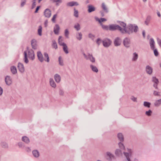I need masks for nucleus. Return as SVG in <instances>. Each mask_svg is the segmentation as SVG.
Segmentation results:
<instances>
[{"label": "nucleus", "instance_id": "obj_1", "mask_svg": "<svg viewBox=\"0 0 161 161\" xmlns=\"http://www.w3.org/2000/svg\"><path fill=\"white\" fill-rule=\"evenodd\" d=\"M120 25L122 26L123 28V30L125 31L124 32H123V33H130L133 31L136 32L137 31L138 28L137 26L133 25H130L128 27H126V24L123 22H121L120 24Z\"/></svg>", "mask_w": 161, "mask_h": 161}, {"label": "nucleus", "instance_id": "obj_2", "mask_svg": "<svg viewBox=\"0 0 161 161\" xmlns=\"http://www.w3.org/2000/svg\"><path fill=\"white\" fill-rule=\"evenodd\" d=\"M27 57L32 60L35 58V54L32 50L27 48V50L24 52V61L26 63L28 62Z\"/></svg>", "mask_w": 161, "mask_h": 161}, {"label": "nucleus", "instance_id": "obj_3", "mask_svg": "<svg viewBox=\"0 0 161 161\" xmlns=\"http://www.w3.org/2000/svg\"><path fill=\"white\" fill-rule=\"evenodd\" d=\"M103 29L106 30H110L111 31L118 30H119L121 32L123 33V32L125 31L124 30H123V27L120 25V26L117 25H110L109 26L102 25Z\"/></svg>", "mask_w": 161, "mask_h": 161}, {"label": "nucleus", "instance_id": "obj_4", "mask_svg": "<svg viewBox=\"0 0 161 161\" xmlns=\"http://www.w3.org/2000/svg\"><path fill=\"white\" fill-rule=\"evenodd\" d=\"M44 55V58H43V55L40 52H38L37 53V56L40 61L42 62L44 60H45L48 62L49 61V59L48 54L46 53H45Z\"/></svg>", "mask_w": 161, "mask_h": 161}, {"label": "nucleus", "instance_id": "obj_5", "mask_svg": "<svg viewBox=\"0 0 161 161\" xmlns=\"http://www.w3.org/2000/svg\"><path fill=\"white\" fill-rule=\"evenodd\" d=\"M58 43L60 45L63 46V49L65 53H68V51L67 47L65 44L62 42V39L61 36H59V37Z\"/></svg>", "mask_w": 161, "mask_h": 161}, {"label": "nucleus", "instance_id": "obj_6", "mask_svg": "<svg viewBox=\"0 0 161 161\" xmlns=\"http://www.w3.org/2000/svg\"><path fill=\"white\" fill-rule=\"evenodd\" d=\"M127 151L128 153H124V154L126 157L128 161H130V157L131 156L132 154V151L130 149H128Z\"/></svg>", "mask_w": 161, "mask_h": 161}, {"label": "nucleus", "instance_id": "obj_7", "mask_svg": "<svg viewBox=\"0 0 161 161\" xmlns=\"http://www.w3.org/2000/svg\"><path fill=\"white\" fill-rule=\"evenodd\" d=\"M124 45L126 47H128L130 46V41L129 39L125 38L123 42Z\"/></svg>", "mask_w": 161, "mask_h": 161}, {"label": "nucleus", "instance_id": "obj_8", "mask_svg": "<svg viewBox=\"0 0 161 161\" xmlns=\"http://www.w3.org/2000/svg\"><path fill=\"white\" fill-rule=\"evenodd\" d=\"M44 14L45 16L46 17L49 18L51 15V12L50 10L48 9H46L45 10Z\"/></svg>", "mask_w": 161, "mask_h": 161}, {"label": "nucleus", "instance_id": "obj_9", "mask_svg": "<svg viewBox=\"0 0 161 161\" xmlns=\"http://www.w3.org/2000/svg\"><path fill=\"white\" fill-rule=\"evenodd\" d=\"M111 44V42L108 39H106L103 41V44L105 47H108Z\"/></svg>", "mask_w": 161, "mask_h": 161}, {"label": "nucleus", "instance_id": "obj_10", "mask_svg": "<svg viewBox=\"0 0 161 161\" xmlns=\"http://www.w3.org/2000/svg\"><path fill=\"white\" fill-rule=\"evenodd\" d=\"M153 81L154 83L153 84V86L156 88H157V85L158 83V81L157 79L155 77H153Z\"/></svg>", "mask_w": 161, "mask_h": 161}, {"label": "nucleus", "instance_id": "obj_11", "mask_svg": "<svg viewBox=\"0 0 161 161\" xmlns=\"http://www.w3.org/2000/svg\"><path fill=\"white\" fill-rule=\"evenodd\" d=\"M18 68L19 71L21 72H23L25 71L24 67L23 65L21 63H19L18 64Z\"/></svg>", "mask_w": 161, "mask_h": 161}, {"label": "nucleus", "instance_id": "obj_12", "mask_svg": "<svg viewBox=\"0 0 161 161\" xmlns=\"http://www.w3.org/2000/svg\"><path fill=\"white\" fill-rule=\"evenodd\" d=\"M121 43V40L119 38H116L114 41V44L115 46L120 45Z\"/></svg>", "mask_w": 161, "mask_h": 161}, {"label": "nucleus", "instance_id": "obj_13", "mask_svg": "<svg viewBox=\"0 0 161 161\" xmlns=\"http://www.w3.org/2000/svg\"><path fill=\"white\" fill-rule=\"evenodd\" d=\"M60 27L58 25H56L54 28V32L55 34H58Z\"/></svg>", "mask_w": 161, "mask_h": 161}, {"label": "nucleus", "instance_id": "obj_14", "mask_svg": "<svg viewBox=\"0 0 161 161\" xmlns=\"http://www.w3.org/2000/svg\"><path fill=\"white\" fill-rule=\"evenodd\" d=\"M154 44L155 42L153 39L152 38H151L150 40V44L151 48L152 49H154Z\"/></svg>", "mask_w": 161, "mask_h": 161}, {"label": "nucleus", "instance_id": "obj_15", "mask_svg": "<svg viewBox=\"0 0 161 161\" xmlns=\"http://www.w3.org/2000/svg\"><path fill=\"white\" fill-rule=\"evenodd\" d=\"M6 83L8 85H10L11 84L12 80L9 76H7L5 78Z\"/></svg>", "mask_w": 161, "mask_h": 161}, {"label": "nucleus", "instance_id": "obj_16", "mask_svg": "<svg viewBox=\"0 0 161 161\" xmlns=\"http://www.w3.org/2000/svg\"><path fill=\"white\" fill-rule=\"evenodd\" d=\"M79 5L78 3L76 2H69L67 3V5L69 6H77Z\"/></svg>", "mask_w": 161, "mask_h": 161}, {"label": "nucleus", "instance_id": "obj_17", "mask_svg": "<svg viewBox=\"0 0 161 161\" xmlns=\"http://www.w3.org/2000/svg\"><path fill=\"white\" fill-rule=\"evenodd\" d=\"M146 70L147 72L149 74H151V73L152 72V68L148 66H147L146 68Z\"/></svg>", "mask_w": 161, "mask_h": 161}, {"label": "nucleus", "instance_id": "obj_18", "mask_svg": "<svg viewBox=\"0 0 161 161\" xmlns=\"http://www.w3.org/2000/svg\"><path fill=\"white\" fill-rule=\"evenodd\" d=\"M84 55L85 57L89 59L92 62H94L95 59L92 57V55L89 54L88 55V57H87L85 54H84Z\"/></svg>", "mask_w": 161, "mask_h": 161}, {"label": "nucleus", "instance_id": "obj_19", "mask_svg": "<svg viewBox=\"0 0 161 161\" xmlns=\"http://www.w3.org/2000/svg\"><path fill=\"white\" fill-rule=\"evenodd\" d=\"M31 43L32 48L34 49H36V41L33 40L32 41Z\"/></svg>", "mask_w": 161, "mask_h": 161}, {"label": "nucleus", "instance_id": "obj_20", "mask_svg": "<svg viewBox=\"0 0 161 161\" xmlns=\"http://www.w3.org/2000/svg\"><path fill=\"white\" fill-rule=\"evenodd\" d=\"M95 19L97 21H98L101 24V23L103 22L106 21L107 20L105 18H101L99 19L97 18H95Z\"/></svg>", "mask_w": 161, "mask_h": 161}, {"label": "nucleus", "instance_id": "obj_21", "mask_svg": "<svg viewBox=\"0 0 161 161\" xmlns=\"http://www.w3.org/2000/svg\"><path fill=\"white\" fill-rule=\"evenodd\" d=\"M55 80L57 82H59L60 80V76L57 74H56L54 76Z\"/></svg>", "mask_w": 161, "mask_h": 161}, {"label": "nucleus", "instance_id": "obj_22", "mask_svg": "<svg viewBox=\"0 0 161 161\" xmlns=\"http://www.w3.org/2000/svg\"><path fill=\"white\" fill-rule=\"evenodd\" d=\"M88 8V11L89 12H92L95 10V8L92 5H89Z\"/></svg>", "mask_w": 161, "mask_h": 161}, {"label": "nucleus", "instance_id": "obj_23", "mask_svg": "<svg viewBox=\"0 0 161 161\" xmlns=\"http://www.w3.org/2000/svg\"><path fill=\"white\" fill-rule=\"evenodd\" d=\"M50 83L51 86L53 87H55L56 86V84L54 82L52 79H50Z\"/></svg>", "mask_w": 161, "mask_h": 161}, {"label": "nucleus", "instance_id": "obj_24", "mask_svg": "<svg viewBox=\"0 0 161 161\" xmlns=\"http://www.w3.org/2000/svg\"><path fill=\"white\" fill-rule=\"evenodd\" d=\"M11 70L13 74H15L17 73L16 68L15 67L12 66L11 68Z\"/></svg>", "mask_w": 161, "mask_h": 161}, {"label": "nucleus", "instance_id": "obj_25", "mask_svg": "<svg viewBox=\"0 0 161 161\" xmlns=\"http://www.w3.org/2000/svg\"><path fill=\"white\" fill-rule=\"evenodd\" d=\"M118 137L120 141H123L124 140L123 136L121 133H119L118 135Z\"/></svg>", "mask_w": 161, "mask_h": 161}, {"label": "nucleus", "instance_id": "obj_26", "mask_svg": "<svg viewBox=\"0 0 161 161\" xmlns=\"http://www.w3.org/2000/svg\"><path fill=\"white\" fill-rule=\"evenodd\" d=\"M22 139V141L26 143H28L30 142L29 138L26 136L23 137Z\"/></svg>", "mask_w": 161, "mask_h": 161}, {"label": "nucleus", "instance_id": "obj_27", "mask_svg": "<svg viewBox=\"0 0 161 161\" xmlns=\"http://www.w3.org/2000/svg\"><path fill=\"white\" fill-rule=\"evenodd\" d=\"M33 154L35 157H38L39 156V152L37 150H34L33 151Z\"/></svg>", "mask_w": 161, "mask_h": 161}, {"label": "nucleus", "instance_id": "obj_28", "mask_svg": "<svg viewBox=\"0 0 161 161\" xmlns=\"http://www.w3.org/2000/svg\"><path fill=\"white\" fill-rule=\"evenodd\" d=\"M42 28L41 26H40L39 27V28L38 30V34L40 36H41L42 33Z\"/></svg>", "mask_w": 161, "mask_h": 161}, {"label": "nucleus", "instance_id": "obj_29", "mask_svg": "<svg viewBox=\"0 0 161 161\" xmlns=\"http://www.w3.org/2000/svg\"><path fill=\"white\" fill-rule=\"evenodd\" d=\"M91 67L92 70L94 72H97L98 71V69L95 66L93 65H91Z\"/></svg>", "mask_w": 161, "mask_h": 161}, {"label": "nucleus", "instance_id": "obj_30", "mask_svg": "<svg viewBox=\"0 0 161 161\" xmlns=\"http://www.w3.org/2000/svg\"><path fill=\"white\" fill-rule=\"evenodd\" d=\"M151 18L150 17H148L146 21H145V24L147 25L149 23L150 21V20Z\"/></svg>", "mask_w": 161, "mask_h": 161}, {"label": "nucleus", "instance_id": "obj_31", "mask_svg": "<svg viewBox=\"0 0 161 161\" xmlns=\"http://www.w3.org/2000/svg\"><path fill=\"white\" fill-rule=\"evenodd\" d=\"M161 104V99H160L159 100H157V101H156L155 102V105L156 106H158Z\"/></svg>", "mask_w": 161, "mask_h": 161}, {"label": "nucleus", "instance_id": "obj_32", "mask_svg": "<svg viewBox=\"0 0 161 161\" xmlns=\"http://www.w3.org/2000/svg\"><path fill=\"white\" fill-rule=\"evenodd\" d=\"M138 58V55L136 53H134L133 54V60L135 61Z\"/></svg>", "mask_w": 161, "mask_h": 161}, {"label": "nucleus", "instance_id": "obj_33", "mask_svg": "<svg viewBox=\"0 0 161 161\" xmlns=\"http://www.w3.org/2000/svg\"><path fill=\"white\" fill-rule=\"evenodd\" d=\"M107 155L109 157V158L112 159L113 158H114V156L110 153L107 152Z\"/></svg>", "mask_w": 161, "mask_h": 161}, {"label": "nucleus", "instance_id": "obj_34", "mask_svg": "<svg viewBox=\"0 0 161 161\" xmlns=\"http://www.w3.org/2000/svg\"><path fill=\"white\" fill-rule=\"evenodd\" d=\"M150 103H149L145 102H144V105L145 106L148 108L150 107Z\"/></svg>", "mask_w": 161, "mask_h": 161}, {"label": "nucleus", "instance_id": "obj_35", "mask_svg": "<svg viewBox=\"0 0 161 161\" xmlns=\"http://www.w3.org/2000/svg\"><path fill=\"white\" fill-rule=\"evenodd\" d=\"M74 27L77 31L80 29V25L78 24L75 25L74 26Z\"/></svg>", "mask_w": 161, "mask_h": 161}, {"label": "nucleus", "instance_id": "obj_36", "mask_svg": "<svg viewBox=\"0 0 161 161\" xmlns=\"http://www.w3.org/2000/svg\"><path fill=\"white\" fill-rule=\"evenodd\" d=\"M52 46L54 48L56 49L57 48V44L55 42H54V41L53 42Z\"/></svg>", "mask_w": 161, "mask_h": 161}, {"label": "nucleus", "instance_id": "obj_37", "mask_svg": "<svg viewBox=\"0 0 161 161\" xmlns=\"http://www.w3.org/2000/svg\"><path fill=\"white\" fill-rule=\"evenodd\" d=\"M58 60L59 64L61 65H63V61L61 59V58L60 57H59V58Z\"/></svg>", "mask_w": 161, "mask_h": 161}, {"label": "nucleus", "instance_id": "obj_38", "mask_svg": "<svg viewBox=\"0 0 161 161\" xmlns=\"http://www.w3.org/2000/svg\"><path fill=\"white\" fill-rule=\"evenodd\" d=\"M119 147L121 149H124V145H123V144L122 143H121L120 142V143H119Z\"/></svg>", "mask_w": 161, "mask_h": 161}, {"label": "nucleus", "instance_id": "obj_39", "mask_svg": "<svg viewBox=\"0 0 161 161\" xmlns=\"http://www.w3.org/2000/svg\"><path fill=\"white\" fill-rule=\"evenodd\" d=\"M115 154L117 155H119L121 153L120 150L119 149H117L115 151Z\"/></svg>", "mask_w": 161, "mask_h": 161}, {"label": "nucleus", "instance_id": "obj_40", "mask_svg": "<svg viewBox=\"0 0 161 161\" xmlns=\"http://www.w3.org/2000/svg\"><path fill=\"white\" fill-rule=\"evenodd\" d=\"M57 17V15L56 14L54 15L53 16V17L52 18V20L53 22H55V19H56Z\"/></svg>", "mask_w": 161, "mask_h": 161}, {"label": "nucleus", "instance_id": "obj_41", "mask_svg": "<svg viewBox=\"0 0 161 161\" xmlns=\"http://www.w3.org/2000/svg\"><path fill=\"white\" fill-rule=\"evenodd\" d=\"M82 38V34L81 33H79L78 36H77V38L78 39L80 40Z\"/></svg>", "mask_w": 161, "mask_h": 161}, {"label": "nucleus", "instance_id": "obj_42", "mask_svg": "<svg viewBox=\"0 0 161 161\" xmlns=\"http://www.w3.org/2000/svg\"><path fill=\"white\" fill-rule=\"evenodd\" d=\"M151 113L152 111L151 110H149L147 111H146V114L148 116H150L151 115Z\"/></svg>", "mask_w": 161, "mask_h": 161}, {"label": "nucleus", "instance_id": "obj_43", "mask_svg": "<svg viewBox=\"0 0 161 161\" xmlns=\"http://www.w3.org/2000/svg\"><path fill=\"white\" fill-rule=\"evenodd\" d=\"M154 53L155 56H158V53L157 50L156 49H154Z\"/></svg>", "mask_w": 161, "mask_h": 161}, {"label": "nucleus", "instance_id": "obj_44", "mask_svg": "<svg viewBox=\"0 0 161 161\" xmlns=\"http://www.w3.org/2000/svg\"><path fill=\"white\" fill-rule=\"evenodd\" d=\"M74 16L76 17H78V12L75 9L74 13Z\"/></svg>", "mask_w": 161, "mask_h": 161}, {"label": "nucleus", "instance_id": "obj_45", "mask_svg": "<svg viewBox=\"0 0 161 161\" xmlns=\"http://www.w3.org/2000/svg\"><path fill=\"white\" fill-rule=\"evenodd\" d=\"M102 7L103 8V9L104 10H107V8L106 7V6L104 4V3H103L102 4Z\"/></svg>", "mask_w": 161, "mask_h": 161}, {"label": "nucleus", "instance_id": "obj_46", "mask_svg": "<svg viewBox=\"0 0 161 161\" xmlns=\"http://www.w3.org/2000/svg\"><path fill=\"white\" fill-rule=\"evenodd\" d=\"M52 1H53V2H56L57 4H58V3H61V0H51Z\"/></svg>", "mask_w": 161, "mask_h": 161}, {"label": "nucleus", "instance_id": "obj_47", "mask_svg": "<svg viewBox=\"0 0 161 161\" xmlns=\"http://www.w3.org/2000/svg\"><path fill=\"white\" fill-rule=\"evenodd\" d=\"M68 34H69V32H68V30H65V36L67 37H68Z\"/></svg>", "mask_w": 161, "mask_h": 161}, {"label": "nucleus", "instance_id": "obj_48", "mask_svg": "<svg viewBox=\"0 0 161 161\" xmlns=\"http://www.w3.org/2000/svg\"><path fill=\"white\" fill-rule=\"evenodd\" d=\"M101 42H102V41L100 39H97V43L98 45L100 44L101 43Z\"/></svg>", "mask_w": 161, "mask_h": 161}, {"label": "nucleus", "instance_id": "obj_49", "mask_svg": "<svg viewBox=\"0 0 161 161\" xmlns=\"http://www.w3.org/2000/svg\"><path fill=\"white\" fill-rule=\"evenodd\" d=\"M89 37L92 38H93L94 37V36H93V35L91 34H89Z\"/></svg>", "mask_w": 161, "mask_h": 161}, {"label": "nucleus", "instance_id": "obj_50", "mask_svg": "<svg viewBox=\"0 0 161 161\" xmlns=\"http://www.w3.org/2000/svg\"><path fill=\"white\" fill-rule=\"evenodd\" d=\"M3 92V89H2V88L0 87V95H1L2 94Z\"/></svg>", "mask_w": 161, "mask_h": 161}, {"label": "nucleus", "instance_id": "obj_51", "mask_svg": "<svg viewBox=\"0 0 161 161\" xmlns=\"http://www.w3.org/2000/svg\"><path fill=\"white\" fill-rule=\"evenodd\" d=\"M39 8H40V6L37 7L36 8V10L35 11V12L36 13L38 11V10L39 9Z\"/></svg>", "mask_w": 161, "mask_h": 161}, {"label": "nucleus", "instance_id": "obj_52", "mask_svg": "<svg viewBox=\"0 0 161 161\" xmlns=\"http://www.w3.org/2000/svg\"><path fill=\"white\" fill-rule=\"evenodd\" d=\"M48 24V21L47 20H46L44 23V25L45 27H47Z\"/></svg>", "mask_w": 161, "mask_h": 161}, {"label": "nucleus", "instance_id": "obj_53", "mask_svg": "<svg viewBox=\"0 0 161 161\" xmlns=\"http://www.w3.org/2000/svg\"><path fill=\"white\" fill-rule=\"evenodd\" d=\"M131 99L134 101H136V98L132 97Z\"/></svg>", "mask_w": 161, "mask_h": 161}, {"label": "nucleus", "instance_id": "obj_54", "mask_svg": "<svg viewBox=\"0 0 161 161\" xmlns=\"http://www.w3.org/2000/svg\"><path fill=\"white\" fill-rule=\"evenodd\" d=\"M35 6H36L35 2H34L33 3V4H32V8H34Z\"/></svg>", "mask_w": 161, "mask_h": 161}, {"label": "nucleus", "instance_id": "obj_55", "mask_svg": "<svg viewBox=\"0 0 161 161\" xmlns=\"http://www.w3.org/2000/svg\"><path fill=\"white\" fill-rule=\"evenodd\" d=\"M25 3V1H24L22 2L21 3V5L23 6Z\"/></svg>", "mask_w": 161, "mask_h": 161}, {"label": "nucleus", "instance_id": "obj_56", "mask_svg": "<svg viewBox=\"0 0 161 161\" xmlns=\"http://www.w3.org/2000/svg\"><path fill=\"white\" fill-rule=\"evenodd\" d=\"M157 14H158V17H160V16H161V15H160V12H158L157 13Z\"/></svg>", "mask_w": 161, "mask_h": 161}, {"label": "nucleus", "instance_id": "obj_57", "mask_svg": "<svg viewBox=\"0 0 161 161\" xmlns=\"http://www.w3.org/2000/svg\"><path fill=\"white\" fill-rule=\"evenodd\" d=\"M142 34H143V36L144 37L145 36V32L144 31H143L142 32Z\"/></svg>", "mask_w": 161, "mask_h": 161}, {"label": "nucleus", "instance_id": "obj_58", "mask_svg": "<svg viewBox=\"0 0 161 161\" xmlns=\"http://www.w3.org/2000/svg\"><path fill=\"white\" fill-rule=\"evenodd\" d=\"M154 94L155 95H158L157 92H154Z\"/></svg>", "mask_w": 161, "mask_h": 161}, {"label": "nucleus", "instance_id": "obj_59", "mask_svg": "<svg viewBox=\"0 0 161 161\" xmlns=\"http://www.w3.org/2000/svg\"><path fill=\"white\" fill-rule=\"evenodd\" d=\"M42 0H38L39 2L40 3Z\"/></svg>", "mask_w": 161, "mask_h": 161}, {"label": "nucleus", "instance_id": "obj_60", "mask_svg": "<svg viewBox=\"0 0 161 161\" xmlns=\"http://www.w3.org/2000/svg\"><path fill=\"white\" fill-rule=\"evenodd\" d=\"M147 0H143V1H144V2H145Z\"/></svg>", "mask_w": 161, "mask_h": 161}]
</instances>
